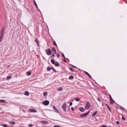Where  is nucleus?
I'll return each mask as SVG.
<instances>
[{"label":"nucleus","mask_w":127,"mask_h":127,"mask_svg":"<svg viewBox=\"0 0 127 127\" xmlns=\"http://www.w3.org/2000/svg\"><path fill=\"white\" fill-rule=\"evenodd\" d=\"M91 104L89 102H88L86 103V106L85 107V109L87 110L89 109L90 107Z\"/></svg>","instance_id":"f257e3e1"},{"label":"nucleus","mask_w":127,"mask_h":127,"mask_svg":"<svg viewBox=\"0 0 127 127\" xmlns=\"http://www.w3.org/2000/svg\"><path fill=\"white\" fill-rule=\"evenodd\" d=\"M42 103L43 105L45 106H47L49 104V102L48 100H46L42 101Z\"/></svg>","instance_id":"f03ea898"},{"label":"nucleus","mask_w":127,"mask_h":127,"mask_svg":"<svg viewBox=\"0 0 127 127\" xmlns=\"http://www.w3.org/2000/svg\"><path fill=\"white\" fill-rule=\"evenodd\" d=\"M66 103L65 102H64L63 104L62 105V108L63 109L65 112H66Z\"/></svg>","instance_id":"7ed1b4c3"},{"label":"nucleus","mask_w":127,"mask_h":127,"mask_svg":"<svg viewBox=\"0 0 127 127\" xmlns=\"http://www.w3.org/2000/svg\"><path fill=\"white\" fill-rule=\"evenodd\" d=\"M46 53L48 55H51L52 52L50 49H48L46 50Z\"/></svg>","instance_id":"20e7f679"},{"label":"nucleus","mask_w":127,"mask_h":127,"mask_svg":"<svg viewBox=\"0 0 127 127\" xmlns=\"http://www.w3.org/2000/svg\"><path fill=\"white\" fill-rule=\"evenodd\" d=\"M89 112L88 111L86 113L81 114L80 116L81 117H84L87 116L89 114Z\"/></svg>","instance_id":"39448f33"},{"label":"nucleus","mask_w":127,"mask_h":127,"mask_svg":"<svg viewBox=\"0 0 127 127\" xmlns=\"http://www.w3.org/2000/svg\"><path fill=\"white\" fill-rule=\"evenodd\" d=\"M5 30V27H3L2 28V30H1V35L3 36L4 34V31Z\"/></svg>","instance_id":"423d86ee"},{"label":"nucleus","mask_w":127,"mask_h":127,"mask_svg":"<svg viewBox=\"0 0 127 127\" xmlns=\"http://www.w3.org/2000/svg\"><path fill=\"white\" fill-rule=\"evenodd\" d=\"M29 110L30 112L32 113H36L37 112L36 110L34 109H30Z\"/></svg>","instance_id":"0eeeda50"},{"label":"nucleus","mask_w":127,"mask_h":127,"mask_svg":"<svg viewBox=\"0 0 127 127\" xmlns=\"http://www.w3.org/2000/svg\"><path fill=\"white\" fill-rule=\"evenodd\" d=\"M84 73L87 75L90 78H92V77L87 72L84 71Z\"/></svg>","instance_id":"6e6552de"},{"label":"nucleus","mask_w":127,"mask_h":127,"mask_svg":"<svg viewBox=\"0 0 127 127\" xmlns=\"http://www.w3.org/2000/svg\"><path fill=\"white\" fill-rule=\"evenodd\" d=\"M110 99V103L111 104H113L115 102V101L113 100L112 98H111Z\"/></svg>","instance_id":"1a4fd4ad"},{"label":"nucleus","mask_w":127,"mask_h":127,"mask_svg":"<svg viewBox=\"0 0 127 127\" xmlns=\"http://www.w3.org/2000/svg\"><path fill=\"white\" fill-rule=\"evenodd\" d=\"M53 109L55 110V112H56V113H58L59 112L57 110V109L56 108V107L54 105L53 106Z\"/></svg>","instance_id":"9d476101"},{"label":"nucleus","mask_w":127,"mask_h":127,"mask_svg":"<svg viewBox=\"0 0 127 127\" xmlns=\"http://www.w3.org/2000/svg\"><path fill=\"white\" fill-rule=\"evenodd\" d=\"M54 64L56 66H60L59 63L57 62H56Z\"/></svg>","instance_id":"9b49d317"},{"label":"nucleus","mask_w":127,"mask_h":127,"mask_svg":"<svg viewBox=\"0 0 127 127\" xmlns=\"http://www.w3.org/2000/svg\"><path fill=\"white\" fill-rule=\"evenodd\" d=\"M41 123L42 124H45L48 123V122L46 121H41Z\"/></svg>","instance_id":"f8f14e48"},{"label":"nucleus","mask_w":127,"mask_h":127,"mask_svg":"<svg viewBox=\"0 0 127 127\" xmlns=\"http://www.w3.org/2000/svg\"><path fill=\"white\" fill-rule=\"evenodd\" d=\"M97 112V111H95L92 115V117H93L96 115Z\"/></svg>","instance_id":"ddd939ff"},{"label":"nucleus","mask_w":127,"mask_h":127,"mask_svg":"<svg viewBox=\"0 0 127 127\" xmlns=\"http://www.w3.org/2000/svg\"><path fill=\"white\" fill-rule=\"evenodd\" d=\"M24 95L27 96H28L29 95V93L28 92L26 91L24 94Z\"/></svg>","instance_id":"4468645a"},{"label":"nucleus","mask_w":127,"mask_h":127,"mask_svg":"<svg viewBox=\"0 0 127 127\" xmlns=\"http://www.w3.org/2000/svg\"><path fill=\"white\" fill-rule=\"evenodd\" d=\"M9 123L10 124L13 125H15V122L13 121H10Z\"/></svg>","instance_id":"2eb2a0df"},{"label":"nucleus","mask_w":127,"mask_h":127,"mask_svg":"<svg viewBox=\"0 0 127 127\" xmlns=\"http://www.w3.org/2000/svg\"><path fill=\"white\" fill-rule=\"evenodd\" d=\"M12 78V76H7L6 77V80H8Z\"/></svg>","instance_id":"dca6fc26"},{"label":"nucleus","mask_w":127,"mask_h":127,"mask_svg":"<svg viewBox=\"0 0 127 127\" xmlns=\"http://www.w3.org/2000/svg\"><path fill=\"white\" fill-rule=\"evenodd\" d=\"M51 62L53 64H54L55 63V60L54 59H52Z\"/></svg>","instance_id":"f3484780"},{"label":"nucleus","mask_w":127,"mask_h":127,"mask_svg":"<svg viewBox=\"0 0 127 127\" xmlns=\"http://www.w3.org/2000/svg\"><path fill=\"white\" fill-rule=\"evenodd\" d=\"M51 69H52L51 67L50 66H48L47 68V71H49L51 70Z\"/></svg>","instance_id":"a211bd4d"},{"label":"nucleus","mask_w":127,"mask_h":127,"mask_svg":"<svg viewBox=\"0 0 127 127\" xmlns=\"http://www.w3.org/2000/svg\"><path fill=\"white\" fill-rule=\"evenodd\" d=\"M3 36L1 35L0 36V42L2 40V39L3 38Z\"/></svg>","instance_id":"6ab92c4d"},{"label":"nucleus","mask_w":127,"mask_h":127,"mask_svg":"<svg viewBox=\"0 0 127 127\" xmlns=\"http://www.w3.org/2000/svg\"><path fill=\"white\" fill-rule=\"evenodd\" d=\"M84 108H83V107H81V108H80V111L82 112H83L84 111Z\"/></svg>","instance_id":"aec40b11"},{"label":"nucleus","mask_w":127,"mask_h":127,"mask_svg":"<svg viewBox=\"0 0 127 127\" xmlns=\"http://www.w3.org/2000/svg\"><path fill=\"white\" fill-rule=\"evenodd\" d=\"M27 75L28 76H30L31 75L32 73L31 72H27Z\"/></svg>","instance_id":"412c9836"},{"label":"nucleus","mask_w":127,"mask_h":127,"mask_svg":"<svg viewBox=\"0 0 127 127\" xmlns=\"http://www.w3.org/2000/svg\"><path fill=\"white\" fill-rule=\"evenodd\" d=\"M58 91H62L63 90V88L62 87L60 88H58L57 89Z\"/></svg>","instance_id":"4be33fe9"},{"label":"nucleus","mask_w":127,"mask_h":127,"mask_svg":"<svg viewBox=\"0 0 127 127\" xmlns=\"http://www.w3.org/2000/svg\"><path fill=\"white\" fill-rule=\"evenodd\" d=\"M48 95V93L47 92H44L43 93V95L44 96H45L47 95Z\"/></svg>","instance_id":"5701e85b"},{"label":"nucleus","mask_w":127,"mask_h":127,"mask_svg":"<svg viewBox=\"0 0 127 127\" xmlns=\"http://www.w3.org/2000/svg\"><path fill=\"white\" fill-rule=\"evenodd\" d=\"M69 80H71L73 78V76H70L69 77Z\"/></svg>","instance_id":"b1692460"},{"label":"nucleus","mask_w":127,"mask_h":127,"mask_svg":"<svg viewBox=\"0 0 127 127\" xmlns=\"http://www.w3.org/2000/svg\"><path fill=\"white\" fill-rule=\"evenodd\" d=\"M34 41L35 42H36L37 43V45H38V44H39L38 42V40L37 39H35Z\"/></svg>","instance_id":"393cba45"},{"label":"nucleus","mask_w":127,"mask_h":127,"mask_svg":"<svg viewBox=\"0 0 127 127\" xmlns=\"http://www.w3.org/2000/svg\"><path fill=\"white\" fill-rule=\"evenodd\" d=\"M52 50H53L54 52V53L55 54H56V50L55 49V48L54 47H53L52 48Z\"/></svg>","instance_id":"a878e982"},{"label":"nucleus","mask_w":127,"mask_h":127,"mask_svg":"<svg viewBox=\"0 0 127 127\" xmlns=\"http://www.w3.org/2000/svg\"><path fill=\"white\" fill-rule=\"evenodd\" d=\"M5 100L3 99L0 100V102H5Z\"/></svg>","instance_id":"bb28decb"},{"label":"nucleus","mask_w":127,"mask_h":127,"mask_svg":"<svg viewBox=\"0 0 127 127\" xmlns=\"http://www.w3.org/2000/svg\"><path fill=\"white\" fill-rule=\"evenodd\" d=\"M3 127H8L7 125L6 124H3L2 125Z\"/></svg>","instance_id":"cd10ccee"},{"label":"nucleus","mask_w":127,"mask_h":127,"mask_svg":"<svg viewBox=\"0 0 127 127\" xmlns=\"http://www.w3.org/2000/svg\"><path fill=\"white\" fill-rule=\"evenodd\" d=\"M34 4L36 5V7L37 8L38 7L37 4L34 0Z\"/></svg>","instance_id":"c85d7f7f"},{"label":"nucleus","mask_w":127,"mask_h":127,"mask_svg":"<svg viewBox=\"0 0 127 127\" xmlns=\"http://www.w3.org/2000/svg\"><path fill=\"white\" fill-rule=\"evenodd\" d=\"M69 69L71 71L73 72H74V70L71 67H70L69 68Z\"/></svg>","instance_id":"c756f323"},{"label":"nucleus","mask_w":127,"mask_h":127,"mask_svg":"<svg viewBox=\"0 0 127 127\" xmlns=\"http://www.w3.org/2000/svg\"><path fill=\"white\" fill-rule=\"evenodd\" d=\"M108 110H109V111L110 112H111V109H110V107H109V106H108V107H107Z\"/></svg>","instance_id":"7c9ffc66"},{"label":"nucleus","mask_w":127,"mask_h":127,"mask_svg":"<svg viewBox=\"0 0 127 127\" xmlns=\"http://www.w3.org/2000/svg\"><path fill=\"white\" fill-rule=\"evenodd\" d=\"M75 100L76 101H79V98H75Z\"/></svg>","instance_id":"2f4dec72"},{"label":"nucleus","mask_w":127,"mask_h":127,"mask_svg":"<svg viewBox=\"0 0 127 127\" xmlns=\"http://www.w3.org/2000/svg\"><path fill=\"white\" fill-rule=\"evenodd\" d=\"M53 44L54 45H55V46H57V44L56 43V42H55V41H54Z\"/></svg>","instance_id":"473e14b6"},{"label":"nucleus","mask_w":127,"mask_h":127,"mask_svg":"<svg viewBox=\"0 0 127 127\" xmlns=\"http://www.w3.org/2000/svg\"><path fill=\"white\" fill-rule=\"evenodd\" d=\"M53 71L55 72H56V71L55 70L54 68L52 67H51Z\"/></svg>","instance_id":"72a5a7b5"},{"label":"nucleus","mask_w":127,"mask_h":127,"mask_svg":"<svg viewBox=\"0 0 127 127\" xmlns=\"http://www.w3.org/2000/svg\"><path fill=\"white\" fill-rule=\"evenodd\" d=\"M62 56L64 57V59H65V57L64 56V54L63 53H62Z\"/></svg>","instance_id":"f704fd0d"},{"label":"nucleus","mask_w":127,"mask_h":127,"mask_svg":"<svg viewBox=\"0 0 127 127\" xmlns=\"http://www.w3.org/2000/svg\"><path fill=\"white\" fill-rule=\"evenodd\" d=\"M122 119L124 120H126V119L125 118V117L123 116H122Z\"/></svg>","instance_id":"c9c22d12"},{"label":"nucleus","mask_w":127,"mask_h":127,"mask_svg":"<svg viewBox=\"0 0 127 127\" xmlns=\"http://www.w3.org/2000/svg\"><path fill=\"white\" fill-rule=\"evenodd\" d=\"M54 54H53L50 56V57H52V58H53L54 57Z\"/></svg>","instance_id":"e433bc0d"},{"label":"nucleus","mask_w":127,"mask_h":127,"mask_svg":"<svg viewBox=\"0 0 127 127\" xmlns=\"http://www.w3.org/2000/svg\"><path fill=\"white\" fill-rule=\"evenodd\" d=\"M72 102H70V104H69V105L70 106H71L72 105Z\"/></svg>","instance_id":"4c0bfd02"},{"label":"nucleus","mask_w":127,"mask_h":127,"mask_svg":"<svg viewBox=\"0 0 127 127\" xmlns=\"http://www.w3.org/2000/svg\"><path fill=\"white\" fill-rule=\"evenodd\" d=\"M116 123L118 125H119L120 124V122L119 121H116Z\"/></svg>","instance_id":"58836bf2"},{"label":"nucleus","mask_w":127,"mask_h":127,"mask_svg":"<svg viewBox=\"0 0 127 127\" xmlns=\"http://www.w3.org/2000/svg\"><path fill=\"white\" fill-rule=\"evenodd\" d=\"M71 109L72 111H73L74 109V108L73 107H71Z\"/></svg>","instance_id":"ea45409f"},{"label":"nucleus","mask_w":127,"mask_h":127,"mask_svg":"<svg viewBox=\"0 0 127 127\" xmlns=\"http://www.w3.org/2000/svg\"><path fill=\"white\" fill-rule=\"evenodd\" d=\"M38 45V46L37 47V49H40V47L39 46V44H38V45Z\"/></svg>","instance_id":"a19ab883"},{"label":"nucleus","mask_w":127,"mask_h":127,"mask_svg":"<svg viewBox=\"0 0 127 127\" xmlns=\"http://www.w3.org/2000/svg\"><path fill=\"white\" fill-rule=\"evenodd\" d=\"M29 125V126L30 127H32V124H30Z\"/></svg>","instance_id":"79ce46f5"},{"label":"nucleus","mask_w":127,"mask_h":127,"mask_svg":"<svg viewBox=\"0 0 127 127\" xmlns=\"http://www.w3.org/2000/svg\"><path fill=\"white\" fill-rule=\"evenodd\" d=\"M54 127H60L59 126L55 125L54 126Z\"/></svg>","instance_id":"37998d69"},{"label":"nucleus","mask_w":127,"mask_h":127,"mask_svg":"<svg viewBox=\"0 0 127 127\" xmlns=\"http://www.w3.org/2000/svg\"><path fill=\"white\" fill-rule=\"evenodd\" d=\"M57 56L58 58L60 56V55L59 54H58L57 55Z\"/></svg>","instance_id":"c03bdc74"},{"label":"nucleus","mask_w":127,"mask_h":127,"mask_svg":"<svg viewBox=\"0 0 127 127\" xmlns=\"http://www.w3.org/2000/svg\"><path fill=\"white\" fill-rule=\"evenodd\" d=\"M71 65H72V66H73V67H74L75 68H76V67L74 65H72V64H71Z\"/></svg>","instance_id":"a18cd8bd"},{"label":"nucleus","mask_w":127,"mask_h":127,"mask_svg":"<svg viewBox=\"0 0 127 127\" xmlns=\"http://www.w3.org/2000/svg\"><path fill=\"white\" fill-rule=\"evenodd\" d=\"M102 127H107L105 125H103L102 126Z\"/></svg>","instance_id":"49530a36"},{"label":"nucleus","mask_w":127,"mask_h":127,"mask_svg":"<svg viewBox=\"0 0 127 127\" xmlns=\"http://www.w3.org/2000/svg\"><path fill=\"white\" fill-rule=\"evenodd\" d=\"M64 61L65 63L67 62V61L65 60V59L64 60Z\"/></svg>","instance_id":"de8ad7c7"},{"label":"nucleus","mask_w":127,"mask_h":127,"mask_svg":"<svg viewBox=\"0 0 127 127\" xmlns=\"http://www.w3.org/2000/svg\"><path fill=\"white\" fill-rule=\"evenodd\" d=\"M97 99L99 101H100V99L99 98H97Z\"/></svg>","instance_id":"09e8293b"},{"label":"nucleus","mask_w":127,"mask_h":127,"mask_svg":"<svg viewBox=\"0 0 127 127\" xmlns=\"http://www.w3.org/2000/svg\"><path fill=\"white\" fill-rule=\"evenodd\" d=\"M109 96L110 98H112L111 95L110 94L109 95Z\"/></svg>","instance_id":"8fccbe9b"},{"label":"nucleus","mask_w":127,"mask_h":127,"mask_svg":"<svg viewBox=\"0 0 127 127\" xmlns=\"http://www.w3.org/2000/svg\"><path fill=\"white\" fill-rule=\"evenodd\" d=\"M106 105L107 106V107H108V106H109L106 104Z\"/></svg>","instance_id":"3c124183"},{"label":"nucleus","mask_w":127,"mask_h":127,"mask_svg":"<svg viewBox=\"0 0 127 127\" xmlns=\"http://www.w3.org/2000/svg\"><path fill=\"white\" fill-rule=\"evenodd\" d=\"M122 0L124 1V2L125 1V0Z\"/></svg>","instance_id":"603ef678"},{"label":"nucleus","mask_w":127,"mask_h":127,"mask_svg":"<svg viewBox=\"0 0 127 127\" xmlns=\"http://www.w3.org/2000/svg\"><path fill=\"white\" fill-rule=\"evenodd\" d=\"M125 1L127 2V0H125Z\"/></svg>","instance_id":"864d4df0"}]
</instances>
